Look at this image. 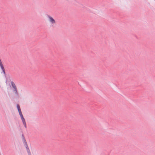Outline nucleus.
Returning a JSON list of instances; mask_svg holds the SVG:
<instances>
[{
	"label": "nucleus",
	"mask_w": 155,
	"mask_h": 155,
	"mask_svg": "<svg viewBox=\"0 0 155 155\" xmlns=\"http://www.w3.org/2000/svg\"><path fill=\"white\" fill-rule=\"evenodd\" d=\"M49 21L51 24H54L56 23V21L53 17L50 15L47 16Z\"/></svg>",
	"instance_id": "obj_1"
},
{
	"label": "nucleus",
	"mask_w": 155,
	"mask_h": 155,
	"mask_svg": "<svg viewBox=\"0 0 155 155\" xmlns=\"http://www.w3.org/2000/svg\"><path fill=\"white\" fill-rule=\"evenodd\" d=\"M17 107L18 110V112L19 113L20 115L21 116H23V115H22V113L21 112V109L20 108V107L19 105L18 104H17Z\"/></svg>",
	"instance_id": "obj_2"
},
{
	"label": "nucleus",
	"mask_w": 155,
	"mask_h": 155,
	"mask_svg": "<svg viewBox=\"0 0 155 155\" xmlns=\"http://www.w3.org/2000/svg\"><path fill=\"white\" fill-rule=\"evenodd\" d=\"M21 119L23 122V124L24 125V126L25 128L26 127V122L25 119L23 117H21Z\"/></svg>",
	"instance_id": "obj_3"
},
{
	"label": "nucleus",
	"mask_w": 155,
	"mask_h": 155,
	"mask_svg": "<svg viewBox=\"0 0 155 155\" xmlns=\"http://www.w3.org/2000/svg\"><path fill=\"white\" fill-rule=\"evenodd\" d=\"M12 87H13V88L14 89H16V86H15V84L13 82L12 83Z\"/></svg>",
	"instance_id": "obj_4"
}]
</instances>
